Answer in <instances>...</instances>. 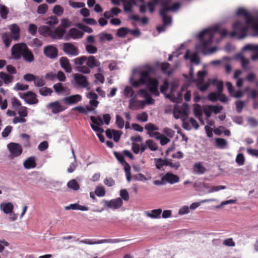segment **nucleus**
Here are the masks:
<instances>
[{"label":"nucleus","instance_id":"nucleus-1","mask_svg":"<svg viewBox=\"0 0 258 258\" xmlns=\"http://www.w3.org/2000/svg\"><path fill=\"white\" fill-rule=\"evenodd\" d=\"M236 14L237 16H243L245 22L240 19L235 21L232 25L233 31L231 33L230 36L233 37L237 36L239 39H242L247 35L250 27L254 31L252 35L258 36V16L253 18L243 8L238 9Z\"/></svg>","mask_w":258,"mask_h":258},{"label":"nucleus","instance_id":"nucleus-2","mask_svg":"<svg viewBox=\"0 0 258 258\" xmlns=\"http://www.w3.org/2000/svg\"><path fill=\"white\" fill-rule=\"evenodd\" d=\"M219 30V26H215L212 28L205 29L199 33L198 36L201 41V46L203 49V53H205L204 50L207 49L208 46L212 43L214 34L218 32Z\"/></svg>","mask_w":258,"mask_h":258},{"label":"nucleus","instance_id":"nucleus-3","mask_svg":"<svg viewBox=\"0 0 258 258\" xmlns=\"http://www.w3.org/2000/svg\"><path fill=\"white\" fill-rule=\"evenodd\" d=\"M86 65L77 67V71L83 74H89L91 72V69L100 67V62L96 59L94 56L90 55L87 57Z\"/></svg>","mask_w":258,"mask_h":258},{"label":"nucleus","instance_id":"nucleus-4","mask_svg":"<svg viewBox=\"0 0 258 258\" xmlns=\"http://www.w3.org/2000/svg\"><path fill=\"white\" fill-rule=\"evenodd\" d=\"M152 71V68L149 67L147 70L142 71L140 73V78L133 83L134 87L138 88L142 85H146L152 78L150 77Z\"/></svg>","mask_w":258,"mask_h":258},{"label":"nucleus","instance_id":"nucleus-5","mask_svg":"<svg viewBox=\"0 0 258 258\" xmlns=\"http://www.w3.org/2000/svg\"><path fill=\"white\" fill-rule=\"evenodd\" d=\"M27 47V45L24 43L15 44L11 49L12 54L14 59L16 60L20 59Z\"/></svg>","mask_w":258,"mask_h":258},{"label":"nucleus","instance_id":"nucleus-6","mask_svg":"<svg viewBox=\"0 0 258 258\" xmlns=\"http://www.w3.org/2000/svg\"><path fill=\"white\" fill-rule=\"evenodd\" d=\"M19 96L29 104L33 105L38 103L36 94L32 91H30L24 93H20Z\"/></svg>","mask_w":258,"mask_h":258},{"label":"nucleus","instance_id":"nucleus-7","mask_svg":"<svg viewBox=\"0 0 258 258\" xmlns=\"http://www.w3.org/2000/svg\"><path fill=\"white\" fill-rule=\"evenodd\" d=\"M122 241V240L120 239H101L98 241H95L93 239H86L84 240H81L79 241L80 243H85L87 244H101L103 243H118Z\"/></svg>","mask_w":258,"mask_h":258},{"label":"nucleus","instance_id":"nucleus-8","mask_svg":"<svg viewBox=\"0 0 258 258\" xmlns=\"http://www.w3.org/2000/svg\"><path fill=\"white\" fill-rule=\"evenodd\" d=\"M8 148L13 158L20 156L23 151L22 146L16 143H10L8 145Z\"/></svg>","mask_w":258,"mask_h":258},{"label":"nucleus","instance_id":"nucleus-9","mask_svg":"<svg viewBox=\"0 0 258 258\" xmlns=\"http://www.w3.org/2000/svg\"><path fill=\"white\" fill-rule=\"evenodd\" d=\"M146 85L150 93L156 96H159L160 93L158 91L159 81L157 79L151 78Z\"/></svg>","mask_w":258,"mask_h":258},{"label":"nucleus","instance_id":"nucleus-10","mask_svg":"<svg viewBox=\"0 0 258 258\" xmlns=\"http://www.w3.org/2000/svg\"><path fill=\"white\" fill-rule=\"evenodd\" d=\"M104 203V206L107 207L108 208L113 209H117L120 208L123 204L122 200L120 198H117L115 199H112L110 201H103Z\"/></svg>","mask_w":258,"mask_h":258},{"label":"nucleus","instance_id":"nucleus-11","mask_svg":"<svg viewBox=\"0 0 258 258\" xmlns=\"http://www.w3.org/2000/svg\"><path fill=\"white\" fill-rule=\"evenodd\" d=\"M63 51L66 54L73 56H76L79 54L78 49L71 43H63Z\"/></svg>","mask_w":258,"mask_h":258},{"label":"nucleus","instance_id":"nucleus-12","mask_svg":"<svg viewBox=\"0 0 258 258\" xmlns=\"http://www.w3.org/2000/svg\"><path fill=\"white\" fill-rule=\"evenodd\" d=\"M74 80L77 85L83 88H86L89 85L87 77L82 74H75Z\"/></svg>","mask_w":258,"mask_h":258},{"label":"nucleus","instance_id":"nucleus-13","mask_svg":"<svg viewBox=\"0 0 258 258\" xmlns=\"http://www.w3.org/2000/svg\"><path fill=\"white\" fill-rule=\"evenodd\" d=\"M44 54L47 57L51 59H54L57 56V49L52 45L45 47L44 49Z\"/></svg>","mask_w":258,"mask_h":258},{"label":"nucleus","instance_id":"nucleus-14","mask_svg":"<svg viewBox=\"0 0 258 258\" xmlns=\"http://www.w3.org/2000/svg\"><path fill=\"white\" fill-rule=\"evenodd\" d=\"M84 35V33L76 28H71L66 35V40H68L70 38L73 39H77L81 38Z\"/></svg>","mask_w":258,"mask_h":258},{"label":"nucleus","instance_id":"nucleus-15","mask_svg":"<svg viewBox=\"0 0 258 258\" xmlns=\"http://www.w3.org/2000/svg\"><path fill=\"white\" fill-rule=\"evenodd\" d=\"M161 180L162 181H165L170 184H174L179 182V177L176 175L173 174L170 172H167L162 177Z\"/></svg>","mask_w":258,"mask_h":258},{"label":"nucleus","instance_id":"nucleus-16","mask_svg":"<svg viewBox=\"0 0 258 258\" xmlns=\"http://www.w3.org/2000/svg\"><path fill=\"white\" fill-rule=\"evenodd\" d=\"M48 107L51 109V111L54 114L62 112L66 109V108L62 106L58 101L50 103L48 104Z\"/></svg>","mask_w":258,"mask_h":258},{"label":"nucleus","instance_id":"nucleus-17","mask_svg":"<svg viewBox=\"0 0 258 258\" xmlns=\"http://www.w3.org/2000/svg\"><path fill=\"white\" fill-rule=\"evenodd\" d=\"M82 99V96L79 94L73 95L66 97L63 99L64 103L68 105L76 104Z\"/></svg>","mask_w":258,"mask_h":258},{"label":"nucleus","instance_id":"nucleus-18","mask_svg":"<svg viewBox=\"0 0 258 258\" xmlns=\"http://www.w3.org/2000/svg\"><path fill=\"white\" fill-rule=\"evenodd\" d=\"M59 63L61 67L66 71V72L69 73L72 72V68L69 60L67 57H61L59 58Z\"/></svg>","mask_w":258,"mask_h":258},{"label":"nucleus","instance_id":"nucleus-19","mask_svg":"<svg viewBox=\"0 0 258 258\" xmlns=\"http://www.w3.org/2000/svg\"><path fill=\"white\" fill-rule=\"evenodd\" d=\"M66 32L64 29L62 28H57L54 31L51 30L50 37L52 39H61Z\"/></svg>","mask_w":258,"mask_h":258},{"label":"nucleus","instance_id":"nucleus-20","mask_svg":"<svg viewBox=\"0 0 258 258\" xmlns=\"http://www.w3.org/2000/svg\"><path fill=\"white\" fill-rule=\"evenodd\" d=\"M22 57L25 61L29 63L32 62L35 59L34 55L33 52L28 47V46L26 47L25 50L24 51Z\"/></svg>","mask_w":258,"mask_h":258},{"label":"nucleus","instance_id":"nucleus-21","mask_svg":"<svg viewBox=\"0 0 258 258\" xmlns=\"http://www.w3.org/2000/svg\"><path fill=\"white\" fill-rule=\"evenodd\" d=\"M151 137H155L157 139L160 140V144L162 145H165L170 142V140L164 136H161L159 132L149 133Z\"/></svg>","mask_w":258,"mask_h":258},{"label":"nucleus","instance_id":"nucleus-22","mask_svg":"<svg viewBox=\"0 0 258 258\" xmlns=\"http://www.w3.org/2000/svg\"><path fill=\"white\" fill-rule=\"evenodd\" d=\"M9 29L13 35V38L15 40H18L20 37V29L16 24H13L9 26Z\"/></svg>","mask_w":258,"mask_h":258},{"label":"nucleus","instance_id":"nucleus-23","mask_svg":"<svg viewBox=\"0 0 258 258\" xmlns=\"http://www.w3.org/2000/svg\"><path fill=\"white\" fill-rule=\"evenodd\" d=\"M129 108L131 109H136L138 107L143 108L145 105V102L136 100L134 98H132L130 100Z\"/></svg>","mask_w":258,"mask_h":258},{"label":"nucleus","instance_id":"nucleus-24","mask_svg":"<svg viewBox=\"0 0 258 258\" xmlns=\"http://www.w3.org/2000/svg\"><path fill=\"white\" fill-rule=\"evenodd\" d=\"M185 59H189L191 62H194L197 64L200 63V59L197 53H194L191 55L189 54V51L187 50L184 56Z\"/></svg>","mask_w":258,"mask_h":258},{"label":"nucleus","instance_id":"nucleus-25","mask_svg":"<svg viewBox=\"0 0 258 258\" xmlns=\"http://www.w3.org/2000/svg\"><path fill=\"white\" fill-rule=\"evenodd\" d=\"M64 209L66 210H79L81 211H88L89 210V208L88 207L85 206H82L80 205L77 203L75 204H70L69 206H66L64 207Z\"/></svg>","mask_w":258,"mask_h":258},{"label":"nucleus","instance_id":"nucleus-26","mask_svg":"<svg viewBox=\"0 0 258 258\" xmlns=\"http://www.w3.org/2000/svg\"><path fill=\"white\" fill-rule=\"evenodd\" d=\"M24 166L26 169L35 168L36 166L34 157H30L27 159L24 162Z\"/></svg>","mask_w":258,"mask_h":258},{"label":"nucleus","instance_id":"nucleus-27","mask_svg":"<svg viewBox=\"0 0 258 258\" xmlns=\"http://www.w3.org/2000/svg\"><path fill=\"white\" fill-rule=\"evenodd\" d=\"M162 213V211L161 209H157L152 210L150 212H146V215L151 218L158 219L161 217Z\"/></svg>","mask_w":258,"mask_h":258},{"label":"nucleus","instance_id":"nucleus-28","mask_svg":"<svg viewBox=\"0 0 258 258\" xmlns=\"http://www.w3.org/2000/svg\"><path fill=\"white\" fill-rule=\"evenodd\" d=\"M194 172L198 174H203L206 171V168L201 162L196 163L193 166Z\"/></svg>","mask_w":258,"mask_h":258},{"label":"nucleus","instance_id":"nucleus-29","mask_svg":"<svg viewBox=\"0 0 258 258\" xmlns=\"http://www.w3.org/2000/svg\"><path fill=\"white\" fill-rule=\"evenodd\" d=\"M166 11H164L163 9H160L159 11L160 15L162 17L163 22L164 26L170 25L171 23L172 19L169 16L166 15Z\"/></svg>","mask_w":258,"mask_h":258},{"label":"nucleus","instance_id":"nucleus-30","mask_svg":"<svg viewBox=\"0 0 258 258\" xmlns=\"http://www.w3.org/2000/svg\"><path fill=\"white\" fill-rule=\"evenodd\" d=\"M91 127L94 131L97 133V135L100 141L103 143L105 139L102 133L104 132V130L100 127L95 125L94 124H91Z\"/></svg>","mask_w":258,"mask_h":258},{"label":"nucleus","instance_id":"nucleus-31","mask_svg":"<svg viewBox=\"0 0 258 258\" xmlns=\"http://www.w3.org/2000/svg\"><path fill=\"white\" fill-rule=\"evenodd\" d=\"M0 208L5 213L10 214L12 212L14 206L11 203H2L0 205Z\"/></svg>","mask_w":258,"mask_h":258},{"label":"nucleus","instance_id":"nucleus-32","mask_svg":"<svg viewBox=\"0 0 258 258\" xmlns=\"http://www.w3.org/2000/svg\"><path fill=\"white\" fill-rule=\"evenodd\" d=\"M0 79L3 80L5 84H9L13 81L14 77L12 75H9L4 72H1Z\"/></svg>","mask_w":258,"mask_h":258},{"label":"nucleus","instance_id":"nucleus-33","mask_svg":"<svg viewBox=\"0 0 258 258\" xmlns=\"http://www.w3.org/2000/svg\"><path fill=\"white\" fill-rule=\"evenodd\" d=\"M167 159L155 158L154 162L157 169L160 170L164 166H167Z\"/></svg>","mask_w":258,"mask_h":258},{"label":"nucleus","instance_id":"nucleus-34","mask_svg":"<svg viewBox=\"0 0 258 258\" xmlns=\"http://www.w3.org/2000/svg\"><path fill=\"white\" fill-rule=\"evenodd\" d=\"M194 112L195 116L201 120L202 116V110L200 104H195L194 105Z\"/></svg>","mask_w":258,"mask_h":258},{"label":"nucleus","instance_id":"nucleus-35","mask_svg":"<svg viewBox=\"0 0 258 258\" xmlns=\"http://www.w3.org/2000/svg\"><path fill=\"white\" fill-rule=\"evenodd\" d=\"M9 13V9L5 5L0 4V16L3 19H6Z\"/></svg>","mask_w":258,"mask_h":258},{"label":"nucleus","instance_id":"nucleus-36","mask_svg":"<svg viewBox=\"0 0 258 258\" xmlns=\"http://www.w3.org/2000/svg\"><path fill=\"white\" fill-rule=\"evenodd\" d=\"M90 119L92 122L91 124H94L98 127H100V126L103 124L102 119L99 116H98L97 117L94 116H91L90 117Z\"/></svg>","mask_w":258,"mask_h":258},{"label":"nucleus","instance_id":"nucleus-37","mask_svg":"<svg viewBox=\"0 0 258 258\" xmlns=\"http://www.w3.org/2000/svg\"><path fill=\"white\" fill-rule=\"evenodd\" d=\"M211 83L213 85L216 86L218 94L221 93L222 92L223 89V83L222 81H219L216 79H213L211 81Z\"/></svg>","mask_w":258,"mask_h":258},{"label":"nucleus","instance_id":"nucleus-38","mask_svg":"<svg viewBox=\"0 0 258 258\" xmlns=\"http://www.w3.org/2000/svg\"><path fill=\"white\" fill-rule=\"evenodd\" d=\"M215 142L217 147L220 149H223L225 148L227 145V142L223 138H217L215 140Z\"/></svg>","mask_w":258,"mask_h":258},{"label":"nucleus","instance_id":"nucleus-39","mask_svg":"<svg viewBox=\"0 0 258 258\" xmlns=\"http://www.w3.org/2000/svg\"><path fill=\"white\" fill-rule=\"evenodd\" d=\"M34 84L36 87H42L46 84V82L42 77L36 76V79L34 80Z\"/></svg>","mask_w":258,"mask_h":258},{"label":"nucleus","instance_id":"nucleus-40","mask_svg":"<svg viewBox=\"0 0 258 258\" xmlns=\"http://www.w3.org/2000/svg\"><path fill=\"white\" fill-rule=\"evenodd\" d=\"M53 91L51 88L44 87H41L39 90V93L40 94L43 96H50L52 93Z\"/></svg>","mask_w":258,"mask_h":258},{"label":"nucleus","instance_id":"nucleus-41","mask_svg":"<svg viewBox=\"0 0 258 258\" xmlns=\"http://www.w3.org/2000/svg\"><path fill=\"white\" fill-rule=\"evenodd\" d=\"M123 3V10L126 13H132L133 12V6L132 3L127 0H121Z\"/></svg>","mask_w":258,"mask_h":258},{"label":"nucleus","instance_id":"nucleus-42","mask_svg":"<svg viewBox=\"0 0 258 258\" xmlns=\"http://www.w3.org/2000/svg\"><path fill=\"white\" fill-rule=\"evenodd\" d=\"M99 37L100 42H103L105 40L110 41L113 39L112 35L106 33H100L99 34Z\"/></svg>","mask_w":258,"mask_h":258},{"label":"nucleus","instance_id":"nucleus-43","mask_svg":"<svg viewBox=\"0 0 258 258\" xmlns=\"http://www.w3.org/2000/svg\"><path fill=\"white\" fill-rule=\"evenodd\" d=\"M68 187L74 190H77L80 188V185L75 179H72L67 183Z\"/></svg>","mask_w":258,"mask_h":258},{"label":"nucleus","instance_id":"nucleus-44","mask_svg":"<svg viewBox=\"0 0 258 258\" xmlns=\"http://www.w3.org/2000/svg\"><path fill=\"white\" fill-rule=\"evenodd\" d=\"M167 166H169L175 170H177L180 166V164L179 161L173 162L171 159H167Z\"/></svg>","mask_w":258,"mask_h":258},{"label":"nucleus","instance_id":"nucleus-45","mask_svg":"<svg viewBox=\"0 0 258 258\" xmlns=\"http://www.w3.org/2000/svg\"><path fill=\"white\" fill-rule=\"evenodd\" d=\"M55 92L57 94H60L66 91V88L64 87L61 83H57L53 86Z\"/></svg>","mask_w":258,"mask_h":258},{"label":"nucleus","instance_id":"nucleus-46","mask_svg":"<svg viewBox=\"0 0 258 258\" xmlns=\"http://www.w3.org/2000/svg\"><path fill=\"white\" fill-rule=\"evenodd\" d=\"M188 105L187 103H184L180 109L177 112L181 116H187L188 115Z\"/></svg>","mask_w":258,"mask_h":258},{"label":"nucleus","instance_id":"nucleus-47","mask_svg":"<svg viewBox=\"0 0 258 258\" xmlns=\"http://www.w3.org/2000/svg\"><path fill=\"white\" fill-rule=\"evenodd\" d=\"M170 64L168 62H163L160 64V68L164 74H167L169 76L172 74V71H169Z\"/></svg>","mask_w":258,"mask_h":258},{"label":"nucleus","instance_id":"nucleus-48","mask_svg":"<svg viewBox=\"0 0 258 258\" xmlns=\"http://www.w3.org/2000/svg\"><path fill=\"white\" fill-rule=\"evenodd\" d=\"M39 32L40 34L45 36L48 35L50 37V34L51 32V29L50 28L46 26H43L39 28Z\"/></svg>","mask_w":258,"mask_h":258},{"label":"nucleus","instance_id":"nucleus-49","mask_svg":"<svg viewBox=\"0 0 258 258\" xmlns=\"http://www.w3.org/2000/svg\"><path fill=\"white\" fill-rule=\"evenodd\" d=\"M147 147H148L151 151H155L158 149L157 144L152 140H148L146 141Z\"/></svg>","mask_w":258,"mask_h":258},{"label":"nucleus","instance_id":"nucleus-50","mask_svg":"<svg viewBox=\"0 0 258 258\" xmlns=\"http://www.w3.org/2000/svg\"><path fill=\"white\" fill-rule=\"evenodd\" d=\"M130 18L135 21H141L142 22V23L144 25L147 24L148 23L149 21L148 18L147 17H144L141 19L138 15H131Z\"/></svg>","mask_w":258,"mask_h":258},{"label":"nucleus","instance_id":"nucleus-51","mask_svg":"<svg viewBox=\"0 0 258 258\" xmlns=\"http://www.w3.org/2000/svg\"><path fill=\"white\" fill-rule=\"evenodd\" d=\"M129 31L130 29L127 28H120L117 31V35L119 37L123 38L129 33Z\"/></svg>","mask_w":258,"mask_h":258},{"label":"nucleus","instance_id":"nucleus-52","mask_svg":"<svg viewBox=\"0 0 258 258\" xmlns=\"http://www.w3.org/2000/svg\"><path fill=\"white\" fill-rule=\"evenodd\" d=\"M134 94V91L130 86H126L124 88L123 95L126 98L132 97Z\"/></svg>","mask_w":258,"mask_h":258},{"label":"nucleus","instance_id":"nucleus-53","mask_svg":"<svg viewBox=\"0 0 258 258\" xmlns=\"http://www.w3.org/2000/svg\"><path fill=\"white\" fill-rule=\"evenodd\" d=\"M95 194L98 197H103L105 195L106 191L104 187L102 185L97 186L96 187Z\"/></svg>","mask_w":258,"mask_h":258},{"label":"nucleus","instance_id":"nucleus-54","mask_svg":"<svg viewBox=\"0 0 258 258\" xmlns=\"http://www.w3.org/2000/svg\"><path fill=\"white\" fill-rule=\"evenodd\" d=\"M115 123L119 128H122L124 125V120L119 115H116Z\"/></svg>","mask_w":258,"mask_h":258},{"label":"nucleus","instance_id":"nucleus-55","mask_svg":"<svg viewBox=\"0 0 258 258\" xmlns=\"http://www.w3.org/2000/svg\"><path fill=\"white\" fill-rule=\"evenodd\" d=\"M63 11V8L60 5H55L53 8V13L58 16H61Z\"/></svg>","mask_w":258,"mask_h":258},{"label":"nucleus","instance_id":"nucleus-56","mask_svg":"<svg viewBox=\"0 0 258 258\" xmlns=\"http://www.w3.org/2000/svg\"><path fill=\"white\" fill-rule=\"evenodd\" d=\"M87 60V56H81L80 57L75 58L73 61L76 65H79L80 66H83L82 65Z\"/></svg>","mask_w":258,"mask_h":258},{"label":"nucleus","instance_id":"nucleus-57","mask_svg":"<svg viewBox=\"0 0 258 258\" xmlns=\"http://www.w3.org/2000/svg\"><path fill=\"white\" fill-rule=\"evenodd\" d=\"M208 108L210 111H212L215 114H217L221 112V111L223 109V107L222 106H217V105H208Z\"/></svg>","mask_w":258,"mask_h":258},{"label":"nucleus","instance_id":"nucleus-58","mask_svg":"<svg viewBox=\"0 0 258 258\" xmlns=\"http://www.w3.org/2000/svg\"><path fill=\"white\" fill-rule=\"evenodd\" d=\"M124 164V171L125 172L126 179L128 181H130L131 180V173L130 171L131 167H130V165L127 162H125Z\"/></svg>","mask_w":258,"mask_h":258},{"label":"nucleus","instance_id":"nucleus-59","mask_svg":"<svg viewBox=\"0 0 258 258\" xmlns=\"http://www.w3.org/2000/svg\"><path fill=\"white\" fill-rule=\"evenodd\" d=\"M48 7L46 4H43L38 7L37 12L39 14H44L48 10Z\"/></svg>","mask_w":258,"mask_h":258},{"label":"nucleus","instance_id":"nucleus-60","mask_svg":"<svg viewBox=\"0 0 258 258\" xmlns=\"http://www.w3.org/2000/svg\"><path fill=\"white\" fill-rule=\"evenodd\" d=\"M58 22V19L55 16H51L46 20V23L50 26L54 25Z\"/></svg>","mask_w":258,"mask_h":258},{"label":"nucleus","instance_id":"nucleus-61","mask_svg":"<svg viewBox=\"0 0 258 258\" xmlns=\"http://www.w3.org/2000/svg\"><path fill=\"white\" fill-rule=\"evenodd\" d=\"M119 195L121 199L125 201H128L130 199L128 192L126 189H121Z\"/></svg>","mask_w":258,"mask_h":258},{"label":"nucleus","instance_id":"nucleus-62","mask_svg":"<svg viewBox=\"0 0 258 258\" xmlns=\"http://www.w3.org/2000/svg\"><path fill=\"white\" fill-rule=\"evenodd\" d=\"M86 50L90 54H95L97 51V48L91 44H87L85 46Z\"/></svg>","mask_w":258,"mask_h":258},{"label":"nucleus","instance_id":"nucleus-63","mask_svg":"<svg viewBox=\"0 0 258 258\" xmlns=\"http://www.w3.org/2000/svg\"><path fill=\"white\" fill-rule=\"evenodd\" d=\"M235 161L239 165H243L245 162V158L243 154H238L236 156Z\"/></svg>","mask_w":258,"mask_h":258},{"label":"nucleus","instance_id":"nucleus-64","mask_svg":"<svg viewBox=\"0 0 258 258\" xmlns=\"http://www.w3.org/2000/svg\"><path fill=\"white\" fill-rule=\"evenodd\" d=\"M243 50L252 51L253 52L255 50H258V45L247 44L243 47Z\"/></svg>","mask_w":258,"mask_h":258}]
</instances>
